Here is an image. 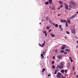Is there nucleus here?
Returning a JSON list of instances; mask_svg holds the SVG:
<instances>
[{"label":"nucleus","instance_id":"f257e3e1","mask_svg":"<svg viewBox=\"0 0 78 78\" xmlns=\"http://www.w3.org/2000/svg\"><path fill=\"white\" fill-rule=\"evenodd\" d=\"M63 67V66L62 65H58L57 67V69L58 70H60L61 69H62Z\"/></svg>","mask_w":78,"mask_h":78},{"label":"nucleus","instance_id":"f03ea898","mask_svg":"<svg viewBox=\"0 0 78 78\" xmlns=\"http://www.w3.org/2000/svg\"><path fill=\"white\" fill-rule=\"evenodd\" d=\"M57 75V78H60L61 76V74L60 73H58Z\"/></svg>","mask_w":78,"mask_h":78},{"label":"nucleus","instance_id":"7ed1b4c3","mask_svg":"<svg viewBox=\"0 0 78 78\" xmlns=\"http://www.w3.org/2000/svg\"><path fill=\"white\" fill-rule=\"evenodd\" d=\"M57 58L59 59H61L62 58V55H58V56H57Z\"/></svg>","mask_w":78,"mask_h":78},{"label":"nucleus","instance_id":"20e7f679","mask_svg":"<svg viewBox=\"0 0 78 78\" xmlns=\"http://www.w3.org/2000/svg\"><path fill=\"white\" fill-rule=\"evenodd\" d=\"M69 4L71 6H74L75 4L73 3V2L71 1L69 2Z\"/></svg>","mask_w":78,"mask_h":78},{"label":"nucleus","instance_id":"39448f33","mask_svg":"<svg viewBox=\"0 0 78 78\" xmlns=\"http://www.w3.org/2000/svg\"><path fill=\"white\" fill-rule=\"evenodd\" d=\"M71 31L73 34H75V29H72L71 30Z\"/></svg>","mask_w":78,"mask_h":78},{"label":"nucleus","instance_id":"423d86ee","mask_svg":"<svg viewBox=\"0 0 78 78\" xmlns=\"http://www.w3.org/2000/svg\"><path fill=\"white\" fill-rule=\"evenodd\" d=\"M65 6L66 9L68 10H69V7H68V5H67V4H65Z\"/></svg>","mask_w":78,"mask_h":78},{"label":"nucleus","instance_id":"0eeeda50","mask_svg":"<svg viewBox=\"0 0 78 78\" xmlns=\"http://www.w3.org/2000/svg\"><path fill=\"white\" fill-rule=\"evenodd\" d=\"M41 57L42 58H41V59H44V55H43L42 54H41Z\"/></svg>","mask_w":78,"mask_h":78},{"label":"nucleus","instance_id":"6e6552de","mask_svg":"<svg viewBox=\"0 0 78 78\" xmlns=\"http://www.w3.org/2000/svg\"><path fill=\"white\" fill-rule=\"evenodd\" d=\"M67 22H68L69 24H70V22H71V21L69 20H67Z\"/></svg>","mask_w":78,"mask_h":78},{"label":"nucleus","instance_id":"1a4fd4ad","mask_svg":"<svg viewBox=\"0 0 78 78\" xmlns=\"http://www.w3.org/2000/svg\"><path fill=\"white\" fill-rule=\"evenodd\" d=\"M62 27V25H60L59 27V28L61 30H63L62 28V27Z\"/></svg>","mask_w":78,"mask_h":78},{"label":"nucleus","instance_id":"9d476101","mask_svg":"<svg viewBox=\"0 0 78 78\" xmlns=\"http://www.w3.org/2000/svg\"><path fill=\"white\" fill-rule=\"evenodd\" d=\"M60 22H62V23H63L64 22H66V21H65L64 20H62V19H61V20Z\"/></svg>","mask_w":78,"mask_h":78},{"label":"nucleus","instance_id":"9b49d317","mask_svg":"<svg viewBox=\"0 0 78 78\" xmlns=\"http://www.w3.org/2000/svg\"><path fill=\"white\" fill-rule=\"evenodd\" d=\"M51 36L52 37H55V34H51Z\"/></svg>","mask_w":78,"mask_h":78},{"label":"nucleus","instance_id":"f8f14e48","mask_svg":"<svg viewBox=\"0 0 78 78\" xmlns=\"http://www.w3.org/2000/svg\"><path fill=\"white\" fill-rule=\"evenodd\" d=\"M69 59L71 61V62H73V60H72V57H69Z\"/></svg>","mask_w":78,"mask_h":78},{"label":"nucleus","instance_id":"ddd939ff","mask_svg":"<svg viewBox=\"0 0 78 78\" xmlns=\"http://www.w3.org/2000/svg\"><path fill=\"white\" fill-rule=\"evenodd\" d=\"M76 16V14H75L74 15H73V16H72V17H73V18H75V17Z\"/></svg>","mask_w":78,"mask_h":78},{"label":"nucleus","instance_id":"4468645a","mask_svg":"<svg viewBox=\"0 0 78 78\" xmlns=\"http://www.w3.org/2000/svg\"><path fill=\"white\" fill-rule=\"evenodd\" d=\"M52 1H53V0H49V2L51 4V3H52Z\"/></svg>","mask_w":78,"mask_h":78},{"label":"nucleus","instance_id":"2eb2a0df","mask_svg":"<svg viewBox=\"0 0 78 78\" xmlns=\"http://www.w3.org/2000/svg\"><path fill=\"white\" fill-rule=\"evenodd\" d=\"M57 72H58V70L56 69L55 70L54 74H57Z\"/></svg>","mask_w":78,"mask_h":78},{"label":"nucleus","instance_id":"dca6fc26","mask_svg":"<svg viewBox=\"0 0 78 78\" xmlns=\"http://www.w3.org/2000/svg\"><path fill=\"white\" fill-rule=\"evenodd\" d=\"M59 3H60V4H62V3H63V2L62 1H59Z\"/></svg>","mask_w":78,"mask_h":78},{"label":"nucleus","instance_id":"f3484780","mask_svg":"<svg viewBox=\"0 0 78 78\" xmlns=\"http://www.w3.org/2000/svg\"><path fill=\"white\" fill-rule=\"evenodd\" d=\"M65 22L66 23V27H68V24H67V22L66 21Z\"/></svg>","mask_w":78,"mask_h":78},{"label":"nucleus","instance_id":"a211bd4d","mask_svg":"<svg viewBox=\"0 0 78 78\" xmlns=\"http://www.w3.org/2000/svg\"><path fill=\"white\" fill-rule=\"evenodd\" d=\"M61 72L62 73H64V70L62 69L61 71Z\"/></svg>","mask_w":78,"mask_h":78},{"label":"nucleus","instance_id":"6ab92c4d","mask_svg":"<svg viewBox=\"0 0 78 78\" xmlns=\"http://www.w3.org/2000/svg\"><path fill=\"white\" fill-rule=\"evenodd\" d=\"M64 49H65V48H64V47H63V46H62L61 47V49L62 50H64Z\"/></svg>","mask_w":78,"mask_h":78},{"label":"nucleus","instance_id":"aec40b11","mask_svg":"<svg viewBox=\"0 0 78 78\" xmlns=\"http://www.w3.org/2000/svg\"><path fill=\"white\" fill-rule=\"evenodd\" d=\"M50 27H49V26H47L46 29L47 30H50Z\"/></svg>","mask_w":78,"mask_h":78},{"label":"nucleus","instance_id":"412c9836","mask_svg":"<svg viewBox=\"0 0 78 78\" xmlns=\"http://www.w3.org/2000/svg\"><path fill=\"white\" fill-rule=\"evenodd\" d=\"M70 66V63H68L67 64V66L68 67H69Z\"/></svg>","mask_w":78,"mask_h":78},{"label":"nucleus","instance_id":"4be33fe9","mask_svg":"<svg viewBox=\"0 0 78 78\" xmlns=\"http://www.w3.org/2000/svg\"><path fill=\"white\" fill-rule=\"evenodd\" d=\"M44 71H45V68H44L42 69V72H44Z\"/></svg>","mask_w":78,"mask_h":78},{"label":"nucleus","instance_id":"5701e85b","mask_svg":"<svg viewBox=\"0 0 78 78\" xmlns=\"http://www.w3.org/2000/svg\"><path fill=\"white\" fill-rule=\"evenodd\" d=\"M73 19V17L72 16H71L69 18V20H71V19Z\"/></svg>","mask_w":78,"mask_h":78},{"label":"nucleus","instance_id":"b1692460","mask_svg":"<svg viewBox=\"0 0 78 78\" xmlns=\"http://www.w3.org/2000/svg\"><path fill=\"white\" fill-rule=\"evenodd\" d=\"M55 27H58V25L57 24H55Z\"/></svg>","mask_w":78,"mask_h":78},{"label":"nucleus","instance_id":"393cba45","mask_svg":"<svg viewBox=\"0 0 78 78\" xmlns=\"http://www.w3.org/2000/svg\"><path fill=\"white\" fill-rule=\"evenodd\" d=\"M66 33H67V34H70V33H69V32L68 31H66Z\"/></svg>","mask_w":78,"mask_h":78},{"label":"nucleus","instance_id":"a878e982","mask_svg":"<svg viewBox=\"0 0 78 78\" xmlns=\"http://www.w3.org/2000/svg\"><path fill=\"white\" fill-rule=\"evenodd\" d=\"M62 47H63L64 48L65 47H66V45H65V44H63L62 45Z\"/></svg>","mask_w":78,"mask_h":78},{"label":"nucleus","instance_id":"bb28decb","mask_svg":"<svg viewBox=\"0 0 78 78\" xmlns=\"http://www.w3.org/2000/svg\"><path fill=\"white\" fill-rule=\"evenodd\" d=\"M45 4L46 5H48V2H45Z\"/></svg>","mask_w":78,"mask_h":78},{"label":"nucleus","instance_id":"cd10ccee","mask_svg":"<svg viewBox=\"0 0 78 78\" xmlns=\"http://www.w3.org/2000/svg\"><path fill=\"white\" fill-rule=\"evenodd\" d=\"M65 51H69V49H68L66 48L65 49Z\"/></svg>","mask_w":78,"mask_h":78},{"label":"nucleus","instance_id":"c85d7f7f","mask_svg":"<svg viewBox=\"0 0 78 78\" xmlns=\"http://www.w3.org/2000/svg\"><path fill=\"white\" fill-rule=\"evenodd\" d=\"M61 53H64V50H62L61 51Z\"/></svg>","mask_w":78,"mask_h":78},{"label":"nucleus","instance_id":"c756f323","mask_svg":"<svg viewBox=\"0 0 78 78\" xmlns=\"http://www.w3.org/2000/svg\"><path fill=\"white\" fill-rule=\"evenodd\" d=\"M65 73H67V69H65Z\"/></svg>","mask_w":78,"mask_h":78},{"label":"nucleus","instance_id":"7c9ffc66","mask_svg":"<svg viewBox=\"0 0 78 78\" xmlns=\"http://www.w3.org/2000/svg\"><path fill=\"white\" fill-rule=\"evenodd\" d=\"M43 33L44 34H46L47 33L46 31H44Z\"/></svg>","mask_w":78,"mask_h":78},{"label":"nucleus","instance_id":"2f4dec72","mask_svg":"<svg viewBox=\"0 0 78 78\" xmlns=\"http://www.w3.org/2000/svg\"><path fill=\"white\" fill-rule=\"evenodd\" d=\"M52 67L53 68V69H55V66L53 65L52 66Z\"/></svg>","mask_w":78,"mask_h":78},{"label":"nucleus","instance_id":"473e14b6","mask_svg":"<svg viewBox=\"0 0 78 78\" xmlns=\"http://www.w3.org/2000/svg\"><path fill=\"white\" fill-rule=\"evenodd\" d=\"M64 55H67V52H64Z\"/></svg>","mask_w":78,"mask_h":78},{"label":"nucleus","instance_id":"72a5a7b5","mask_svg":"<svg viewBox=\"0 0 78 78\" xmlns=\"http://www.w3.org/2000/svg\"><path fill=\"white\" fill-rule=\"evenodd\" d=\"M51 64H52V65H53L54 64V61H52L51 62Z\"/></svg>","mask_w":78,"mask_h":78},{"label":"nucleus","instance_id":"f704fd0d","mask_svg":"<svg viewBox=\"0 0 78 78\" xmlns=\"http://www.w3.org/2000/svg\"><path fill=\"white\" fill-rule=\"evenodd\" d=\"M48 16H47V17H46V19L47 20H48Z\"/></svg>","mask_w":78,"mask_h":78},{"label":"nucleus","instance_id":"c9c22d12","mask_svg":"<svg viewBox=\"0 0 78 78\" xmlns=\"http://www.w3.org/2000/svg\"><path fill=\"white\" fill-rule=\"evenodd\" d=\"M43 55H45V52H44V51L43 52Z\"/></svg>","mask_w":78,"mask_h":78},{"label":"nucleus","instance_id":"e433bc0d","mask_svg":"<svg viewBox=\"0 0 78 78\" xmlns=\"http://www.w3.org/2000/svg\"><path fill=\"white\" fill-rule=\"evenodd\" d=\"M62 5H61L60 6V8H62Z\"/></svg>","mask_w":78,"mask_h":78},{"label":"nucleus","instance_id":"4c0bfd02","mask_svg":"<svg viewBox=\"0 0 78 78\" xmlns=\"http://www.w3.org/2000/svg\"><path fill=\"white\" fill-rule=\"evenodd\" d=\"M72 5H70L69 6V7H71V8H72Z\"/></svg>","mask_w":78,"mask_h":78},{"label":"nucleus","instance_id":"58836bf2","mask_svg":"<svg viewBox=\"0 0 78 78\" xmlns=\"http://www.w3.org/2000/svg\"><path fill=\"white\" fill-rule=\"evenodd\" d=\"M55 53H57V52H58V50H55Z\"/></svg>","mask_w":78,"mask_h":78},{"label":"nucleus","instance_id":"ea45409f","mask_svg":"<svg viewBox=\"0 0 78 78\" xmlns=\"http://www.w3.org/2000/svg\"><path fill=\"white\" fill-rule=\"evenodd\" d=\"M55 58V56H53V58H52L53 59H54Z\"/></svg>","mask_w":78,"mask_h":78},{"label":"nucleus","instance_id":"a19ab883","mask_svg":"<svg viewBox=\"0 0 78 78\" xmlns=\"http://www.w3.org/2000/svg\"><path fill=\"white\" fill-rule=\"evenodd\" d=\"M45 37H47V33L45 34Z\"/></svg>","mask_w":78,"mask_h":78},{"label":"nucleus","instance_id":"79ce46f5","mask_svg":"<svg viewBox=\"0 0 78 78\" xmlns=\"http://www.w3.org/2000/svg\"><path fill=\"white\" fill-rule=\"evenodd\" d=\"M51 31V30H49V33H50Z\"/></svg>","mask_w":78,"mask_h":78},{"label":"nucleus","instance_id":"37998d69","mask_svg":"<svg viewBox=\"0 0 78 78\" xmlns=\"http://www.w3.org/2000/svg\"><path fill=\"white\" fill-rule=\"evenodd\" d=\"M42 45L43 46H44V45H45V43H43L42 44Z\"/></svg>","mask_w":78,"mask_h":78},{"label":"nucleus","instance_id":"c03bdc74","mask_svg":"<svg viewBox=\"0 0 78 78\" xmlns=\"http://www.w3.org/2000/svg\"><path fill=\"white\" fill-rule=\"evenodd\" d=\"M41 47H44V46H43L42 45H41L40 46Z\"/></svg>","mask_w":78,"mask_h":78},{"label":"nucleus","instance_id":"a18cd8bd","mask_svg":"<svg viewBox=\"0 0 78 78\" xmlns=\"http://www.w3.org/2000/svg\"><path fill=\"white\" fill-rule=\"evenodd\" d=\"M75 70V68L74 67H73V70Z\"/></svg>","mask_w":78,"mask_h":78},{"label":"nucleus","instance_id":"49530a36","mask_svg":"<svg viewBox=\"0 0 78 78\" xmlns=\"http://www.w3.org/2000/svg\"><path fill=\"white\" fill-rule=\"evenodd\" d=\"M58 16H61V14H59L58 15Z\"/></svg>","mask_w":78,"mask_h":78},{"label":"nucleus","instance_id":"de8ad7c7","mask_svg":"<svg viewBox=\"0 0 78 78\" xmlns=\"http://www.w3.org/2000/svg\"><path fill=\"white\" fill-rule=\"evenodd\" d=\"M51 76V75H50V74H48V76Z\"/></svg>","mask_w":78,"mask_h":78},{"label":"nucleus","instance_id":"09e8293b","mask_svg":"<svg viewBox=\"0 0 78 78\" xmlns=\"http://www.w3.org/2000/svg\"><path fill=\"white\" fill-rule=\"evenodd\" d=\"M52 10H55V9H54V8H52Z\"/></svg>","mask_w":78,"mask_h":78},{"label":"nucleus","instance_id":"8fccbe9b","mask_svg":"<svg viewBox=\"0 0 78 78\" xmlns=\"http://www.w3.org/2000/svg\"><path fill=\"white\" fill-rule=\"evenodd\" d=\"M69 10H71V9L70 8H69Z\"/></svg>","mask_w":78,"mask_h":78},{"label":"nucleus","instance_id":"3c124183","mask_svg":"<svg viewBox=\"0 0 78 78\" xmlns=\"http://www.w3.org/2000/svg\"><path fill=\"white\" fill-rule=\"evenodd\" d=\"M76 14H78V11L76 12Z\"/></svg>","mask_w":78,"mask_h":78},{"label":"nucleus","instance_id":"603ef678","mask_svg":"<svg viewBox=\"0 0 78 78\" xmlns=\"http://www.w3.org/2000/svg\"><path fill=\"white\" fill-rule=\"evenodd\" d=\"M53 25H55V23H53Z\"/></svg>","mask_w":78,"mask_h":78},{"label":"nucleus","instance_id":"864d4df0","mask_svg":"<svg viewBox=\"0 0 78 78\" xmlns=\"http://www.w3.org/2000/svg\"><path fill=\"white\" fill-rule=\"evenodd\" d=\"M39 45H40V46H41V44L39 43Z\"/></svg>","mask_w":78,"mask_h":78},{"label":"nucleus","instance_id":"5fc2aeb1","mask_svg":"<svg viewBox=\"0 0 78 78\" xmlns=\"http://www.w3.org/2000/svg\"><path fill=\"white\" fill-rule=\"evenodd\" d=\"M78 75H76V78H78Z\"/></svg>","mask_w":78,"mask_h":78},{"label":"nucleus","instance_id":"6e6d98bb","mask_svg":"<svg viewBox=\"0 0 78 78\" xmlns=\"http://www.w3.org/2000/svg\"><path fill=\"white\" fill-rule=\"evenodd\" d=\"M60 9V7H59V8H58V9Z\"/></svg>","mask_w":78,"mask_h":78},{"label":"nucleus","instance_id":"4d7b16f0","mask_svg":"<svg viewBox=\"0 0 78 78\" xmlns=\"http://www.w3.org/2000/svg\"><path fill=\"white\" fill-rule=\"evenodd\" d=\"M65 37L66 39H67V37L66 36H65Z\"/></svg>","mask_w":78,"mask_h":78},{"label":"nucleus","instance_id":"13d9d810","mask_svg":"<svg viewBox=\"0 0 78 78\" xmlns=\"http://www.w3.org/2000/svg\"><path fill=\"white\" fill-rule=\"evenodd\" d=\"M45 41H44V44H45Z\"/></svg>","mask_w":78,"mask_h":78},{"label":"nucleus","instance_id":"bf43d9fd","mask_svg":"<svg viewBox=\"0 0 78 78\" xmlns=\"http://www.w3.org/2000/svg\"><path fill=\"white\" fill-rule=\"evenodd\" d=\"M76 42L77 43V44H78V41H76Z\"/></svg>","mask_w":78,"mask_h":78},{"label":"nucleus","instance_id":"052dcab7","mask_svg":"<svg viewBox=\"0 0 78 78\" xmlns=\"http://www.w3.org/2000/svg\"><path fill=\"white\" fill-rule=\"evenodd\" d=\"M49 22H51V20H49Z\"/></svg>","mask_w":78,"mask_h":78},{"label":"nucleus","instance_id":"680f3d73","mask_svg":"<svg viewBox=\"0 0 78 78\" xmlns=\"http://www.w3.org/2000/svg\"><path fill=\"white\" fill-rule=\"evenodd\" d=\"M40 25H41V23H40Z\"/></svg>","mask_w":78,"mask_h":78},{"label":"nucleus","instance_id":"e2e57ef3","mask_svg":"<svg viewBox=\"0 0 78 78\" xmlns=\"http://www.w3.org/2000/svg\"><path fill=\"white\" fill-rule=\"evenodd\" d=\"M44 20H42V21H44Z\"/></svg>","mask_w":78,"mask_h":78},{"label":"nucleus","instance_id":"0e129e2a","mask_svg":"<svg viewBox=\"0 0 78 78\" xmlns=\"http://www.w3.org/2000/svg\"><path fill=\"white\" fill-rule=\"evenodd\" d=\"M76 48H78V47H77V46L76 47Z\"/></svg>","mask_w":78,"mask_h":78},{"label":"nucleus","instance_id":"69168bd1","mask_svg":"<svg viewBox=\"0 0 78 78\" xmlns=\"http://www.w3.org/2000/svg\"><path fill=\"white\" fill-rule=\"evenodd\" d=\"M47 58H48V56L47 57Z\"/></svg>","mask_w":78,"mask_h":78},{"label":"nucleus","instance_id":"338daca9","mask_svg":"<svg viewBox=\"0 0 78 78\" xmlns=\"http://www.w3.org/2000/svg\"><path fill=\"white\" fill-rule=\"evenodd\" d=\"M74 7H75V6H74Z\"/></svg>","mask_w":78,"mask_h":78}]
</instances>
